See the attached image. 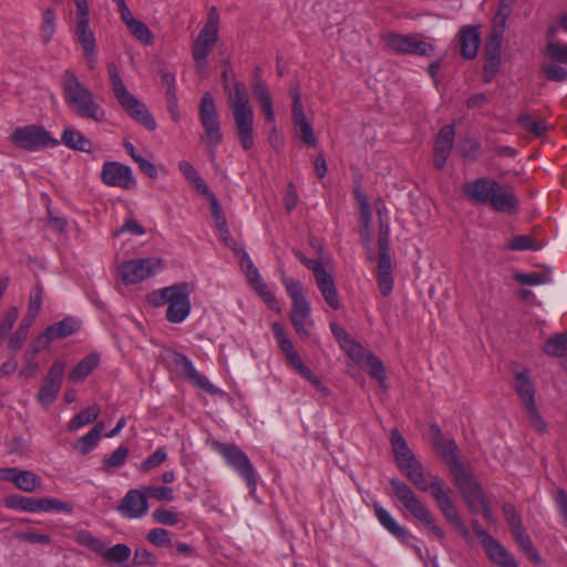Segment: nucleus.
<instances>
[{
  "instance_id": "nucleus-3",
  "label": "nucleus",
  "mask_w": 567,
  "mask_h": 567,
  "mask_svg": "<svg viewBox=\"0 0 567 567\" xmlns=\"http://www.w3.org/2000/svg\"><path fill=\"white\" fill-rule=\"evenodd\" d=\"M61 81L64 101L74 114L95 122L104 121V110L95 101L93 92L79 80L74 72L65 70Z\"/></svg>"
},
{
  "instance_id": "nucleus-56",
  "label": "nucleus",
  "mask_w": 567,
  "mask_h": 567,
  "mask_svg": "<svg viewBox=\"0 0 567 567\" xmlns=\"http://www.w3.org/2000/svg\"><path fill=\"white\" fill-rule=\"evenodd\" d=\"M144 491L147 497H152L158 502H172L175 498L172 487L144 485Z\"/></svg>"
},
{
  "instance_id": "nucleus-51",
  "label": "nucleus",
  "mask_w": 567,
  "mask_h": 567,
  "mask_svg": "<svg viewBox=\"0 0 567 567\" xmlns=\"http://www.w3.org/2000/svg\"><path fill=\"white\" fill-rule=\"evenodd\" d=\"M342 349L347 352V354L355 361L358 364L362 365L371 354L370 351L365 350L358 341L353 338L349 340V343L344 344Z\"/></svg>"
},
{
  "instance_id": "nucleus-49",
  "label": "nucleus",
  "mask_w": 567,
  "mask_h": 567,
  "mask_svg": "<svg viewBox=\"0 0 567 567\" xmlns=\"http://www.w3.org/2000/svg\"><path fill=\"white\" fill-rule=\"evenodd\" d=\"M50 342H52L51 338L44 330L41 334H39L35 339L32 340V342L29 344L25 353L24 359L25 361H34L37 355L49 347Z\"/></svg>"
},
{
  "instance_id": "nucleus-63",
  "label": "nucleus",
  "mask_w": 567,
  "mask_h": 567,
  "mask_svg": "<svg viewBox=\"0 0 567 567\" xmlns=\"http://www.w3.org/2000/svg\"><path fill=\"white\" fill-rule=\"evenodd\" d=\"M146 538L157 547H167L172 545L171 533L164 528H153L148 530Z\"/></svg>"
},
{
  "instance_id": "nucleus-36",
  "label": "nucleus",
  "mask_w": 567,
  "mask_h": 567,
  "mask_svg": "<svg viewBox=\"0 0 567 567\" xmlns=\"http://www.w3.org/2000/svg\"><path fill=\"white\" fill-rule=\"evenodd\" d=\"M37 513H65L72 514L73 506L59 498L41 497L37 498Z\"/></svg>"
},
{
  "instance_id": "nucleus-22",
  "label": "nucleus",
  "mask_w": 567,
  "mask_h": 567,
  "mask_svg": "<svg viewBox=\"0 0 567 567\" xmlns=\"http://www.w3.org/2000/svg\"><path fill=\"white\" fill-rule=\"evenodd\" d=\"M455 131L452 125L443 126L434 144L433 163L437 169H442L451 154Z\"/></svg>"
},
{
  "instance_id": "nucleus-60",
  "label": "nucleus",
  "mask_w": 567,
  "mask_h": 567,
  "mask_svg": "<svg viewBox=\"0 0 567 567\" xmlns=\"http://www.w3.org/2000/svg\"><path fill=\"white\" fill-rule=\"evenodd\" d=\"M75 539L80 545L90 548L97 555H100V551L102 550V547L104 545L101 539H99L87 530L78 532Z\"/></svg>"
},
{
  "instance_id": "nucleus-24",
  "label": "nucleus",
  "mask_w": 567,
  "mask_h": 567,
  "mask_svg": "<svg viewBox=\"0 0 567 567\" xmlns=\"http://www.w3.org/2000/svg\"><path fill=\"white\" fill-rule=\"evenodd\" d=\"M311 308L307 300L292 303L290 321L300 338L307 339L310 336L309 328L312 324L310 319Z\"/></svg>"
},
{
  "instance_id": "nucleus-27",
  "label": "nucleus",
  "mask_w": 567,
  "mask_h": 567,
  "mask_svg": "<svg viewBox=\"0 0 567 567\" xmlns=\"http://www.w3.org/2000/svg\"><path fill=\"white\" fill-rule=\"evenodd\" d=\"M458 35L462 56L467 60L476 58L481 43L477 29L473 25L463 27L460 30Z\"/></svg>"
},
{
  "instance_id": "nucleus-48",
  "label": "nucleus",
  "mask_w": 567,
  "mask_h": 567,
  "mask_svg": "<svg viewBox=\"0 0 567 567\" xmlns=\"http://www.w3.org/2000/svg\"><path fill=\"white\" fill-rule=\"evenodd\" d=\"M544 247V243L534 239L527 235L515 236L508 244L511 250H533L537 251Z\"/></svg>"
},
{
  "instance_id": "nucleus-4",
  "label": "nucleus",
  "mask_w": 567,
  "mask_h": 567,
  "mask_svg": "<svg viewBox=\"0 0 567 567\" xmlns=\"http://www.w3.org/2000/svg\"><path fill=\"white\" fill-rule=\"evenodd\" d=\"M391 446L400 471L410 480V482L420 491H429V482L423 467L415 458L413 452L408 446L405 439L398 429L391 431Z\"/></svg>"
},
{
  "instance_id": "nucleus-50",
  "label": "nucleus",
  "mask_w": 567,
  "mask_h": 567,
  "mask_svg": "<svg viewBox=\"0 0 567 567\" xmlns=\"http://www.w3.org/2000/svg\"><path fill=\"white\" fill-rule=\"evenodd\" d=\"M519 125L535 136H542L547 132V124L544 121H536L532 115L525 114L518 117Z\"/></svg>"
},
{
  "instance_id": "nucleus-14",
  "label": "nucleus",
  "mask_w": 567,
  "mask_h": 567,
  "mask_svg": "<svg viewBox=\"0 0 567 567\" xmlns=\"http://www.w3.org/2000/svg\"><path fill=\"white\" fill-rule=\"evenodd\" d=\"M65 365V362L56 360L50 367L38 392V401L42 406L49 408L56 399L62 386Z\"/></svg>"
},
{
  "instance_id": "nucleus-5",
  "label": "nucleus",
  "mask_w": 567,
  "mask_h": 567,
  "mask_svg": "<svg viewBox=\"0 0 567 567\" xmlns=\"http://www.w3.org/2000/svg\"><path fill=\"white\" fill-rule=\"evenodd\" d=\"M107 71L114 96L121 106L133 120L142 124L148 131H154L156 128L155 120L150 114L146 106L127 91L115 64L110 63Z\"/></svg>"
},
{
  "instance_id": "nucleus-30",
  "label": "nucleus",
  "mask_w": 567,
  "mask_h": 567,
  "mask_svg": "<svg viewBox=\"0 0 567 567\" xmlns=\"http://www.w3.org/2000/svg\"><path fill=\"white\" fill-rule=\"evenodd\" d=\"M252 92L256 100L260 104L261 111L265 114L267 122L272 123L275 121V112L272 100L266 83L260 79L256 80L252 84Z\"/></svg>"
},
{
  "instance_id": "nucleus-39",
  "label": "nucleus",
  "mask_w": 567,
  "mask_h": 567,
  "mask_svg": "<svg viewBox=\"0 0 567 567\" xmlns=\"http://www.w3.org/2000/svg\"><path fill=\"white\" fill-rule=\"evenodd\" d=\"M178 169L184 177L194 185V187L202 194H208V186L199 176L194 166L187 161H181L178 163Z\"/></svg>"
},
{
  "instance_id": "nucleus-2",
  "label": "nucleus",
  "mask_w": 567,
  "mask_h": 567,
  "mask_svg": "<svg viewBox=\"0 0 567 567\" xmlns=\"http://www.w3.org/2000/svg\"><path fill=\"white\" fill-rule=\"evenodd\" d=\"M224 90L227 94V102L233 112L237 136L241 147L249 151L254 147V111L250 105L249 95L244 83L235 82L233 89L227 83L228 72L224 71Z\"/></svg>"
},
{
  "instance_id": "nucleus-46",
  "label": "nucleus",
  "mask_w": 567,
  "mask_h": 567,
  "mask_svg": "<svg viewBox=\"0 0 567 567\" xmlns=\"http://www.w3.org/2000/svg\"><path fill=\"white\" fill-rule=\"evenodd\" d=\"M546 58L563 64H567V44L555 40H548L544 50Z\"/></svg>"
},
{
  "instance_id": "nucleus-59",
  "label": "nucleus",
  "mask_w": 567,
  "mask_h": 567,
  "mask_svg": "<svg viewBox=\"0 0 567 567\" xmlns=\"http://www.w3.org/2000/svg\"><path fill=\"white\" fill-rule=\"evenodd\" d=\"M152 516L156 523L166 526H175L179 523V514L164 507L156 508Z\"/></svg>"
},
{
  "instance_id": "nucleus-54",
  "label": "nucleus",
  "mask_w": 567,
  "mask_h": 567,
  "mask_svg": "<svg viewBox=\"0 0 567 567\" xmlns=\"http://www.w3.org/2000/svg\"><path fill=\"white\" fill-rule=\"evenodd\" d=\"M282 284L290 296L292 303L307 300L302 293L301 282L282 274Z\"/></svg>"
},
{
  "instance_id": "nucleus-55",
  "label": "nucleus",
  "mask_w": 567,
  "mask_h": 567,
  "mask_svg": "<svg viewBox=\"0 0 567 567\" xmlns=\"http://www.w3.org/2000/svg\"><path fill=\"white\" fill-rule=\"evenodd\" d=\"M434 51V44L423 41L420 34H413V41L411 42L409 54L430 56Z\"/></svg>"
},
{
  "instance_id": "nucleus-25",
  "label": "nucleus",
  "mask_w": 567,
  "mask_h": 567,
  "mask_svg": "<svg viewBox=\"0 0 567 567\" xmlns=\"http://www.w3.org/2000/svg\"><path fill=\"white\" fill-rule=\"evenodd\" d=\"M491 44H493L494 48H487L486 50V59L483 71L485 82H491L493 80L501 65V31H496V28H494L493 34L491 37Z\"/></svg>"
},
{
  "instance_id": "nucleus-23",
  "label": "nucleus",
  "mask_w": 567,
  "mask_h": 567,
  "mask_svg": "<svg viewBox=\"0 0 567 567\" xmlns=\"http://www.w3.org/2000/svg\"><path fill=\"white\" fill-rule=\"evenodd\" d=\"M374 515L378 518L379 523L382 525L384 529H386L392 536L399 539L402 544H409L410 539H414V537L409 533V530L401 526L396 519L391 515L389 511H386L379 503L373 504Z\"/></svg>"
},
{
  "instance_id": "nucleus-53",
  "label": "nucleus",
  "mask_w": 567,
  "mask_h": 567,
  "mask_svg": "<svg viewBox=\"0 0 567 567\" xmlns=\"http://www.w3.org/2000/svg\"><path fill=\"white\" fill-rule=\"evenodd\" d=\"M174 289L175 285L154 290L146 296V301L153 307L167 305Z\"/></svg>"
},
{
  "instance_id": "nucleus-13",
  "label": "nucleus",
  "mask_w": 567,
  "mask_h": 567,
  "mask_svg": "<svg viewBox=\"0 0 567 567\" xmlns=\"http://www.w3.org/2000/svg\"><path fill=\"white\" fill-rule=\"evenodd\" d=\"M474 532L480 538L491 561L498 567H518L515 558L506 550V548L477 523L474 524Z\"/></svg>"
},
{
  "instance_id": "nucleus-26",
  "label": "nucleus",
  "mask_w": 567,
  "mask_h": 567,
  "mask_svg": "<svg viewBox=\"0 0 567 567\" xmlns=\"http://www.w3.org/2000/svg\"><path fill=\"white\" fill-rule=\"evenodd\" d=\"M272 333L277 340L279 349L284 352L286 360L295 370L302 364L303 362L300 359V355L296 351L292 341L286 334L284 327L279 322H274L271 324Z\"/></svg>"
},
{
  "instance_id": "nucleus-19",
  "label": "nucleus",
  "mask_w": 567,
  "mask_h": 567,
  "mask_svg": "<svg viewBox=\"0 0 567 567\" xmlns=\"http://www.w3.org/2000/svg\"><path fill=\"white\" fill-rule=\"evenodd\" d=\"M0 481L11 482L20 491L31 493L41 486V477L31 471L17 467L0 468Z\"/></svg>"
},
{
  "instance_id": "nucleus-32",
  "label": "nucleus",
  "mask_w": 567,
  "mask_h": 567,
  "mask_svg": "<svg viewBox=\"0 0 567 567\" xmlns=\"http://www.w3.org/2000/svg\"><path fill=\"white\" fill-rule=\"evenodd\" d=\"M489 205L496 212H511L517 206V198L511 190L504 189L499 184L494 190Z\"/></svg>"
},
{
  "instance_id": "nucleus-34",
  "label": "nucleus",
  "mask_w": 567,
  "mask_h": 567,
  "mask_svg": "<svg viewBox=\"0 0 567 567\" xmlns=\"http://www.w3.org/2000/svg\"><path fill=\"white\" fill-rule=\"evenodd\" d=\"M62 143L72 148L82 152H91L92 142L86 138L80 131L72 127L65 128L61 136Z\"/></svg>"
},
{
  "instance_id": "nucleus-6",
  "label": "nucleus",
  "mask_w": 567,
  "mask_h": 567,
  "mask_svg": "<svg viewBox=\"0 0 567 567\" xmlns=\"http://www.w3.org/2000/svg\"><path fill=\"white\" fill-rule=\"evenodd\" d=\"M390 485L394 495L410 514L421 522L437 539L445 538L444 530L435 523L432 514L426 506L417 498L415 493L403 481L399 478L390 480Z\"/></svg>"
},
{
  "instance_id": "nucleus-58",
  "label": "nucleus",
  "mask_w": 567,
  "mask_h": 567,
  "mask_svg": "<svg viewBox=\"0 0 567 567\" xmlns=\"http://www.w3.org/2000/svg\"><path fill=\"white\" fill-rule=\"evenodd\" d=\"M127 29L140 42L144 44L153 43V33L151 32L150 28L142 21L136 20Z\"/></svg>"
},
{
  "instance_id": "nucleus-8",
  "label": "nucleus",
  "mask_w": 567,
  "mask_h": 567,
  "mask_svg": "<svg viewBox=\"0 0 567 567\" xmlns=\"http://www.w3.org/2000/svg\"><path fill=\"white\" fill-rule=\"evenodd\" d=\"M220 17L216 7H210L207 19L192 44V55L198 68L206 66V59L218 40Z\"/></svg>"
},
{
  "instance_id": "nucleus-41",
  "label": "nucleus",
  "mask_w": 567,
  "mask_h": 567,
  "mask_svg": "<svg viewBox=\"0 0 567 567\" xmlns=\"http://www.w3.org/2000/svg\"><path fill=\"white\" fill-rule=\"evenodd\" d=\"M514 539L518 544L520 550L535 564H540L542 558L535 549L530 538L524 533V528L513 533Z\"/></svg>"
},
{
  "instance_id": "nucleus-16",
  "label": "nucleus",
  "mask_w": 567,
  "mask_h": 567,
  "mask_svg": "<svg viewBox=\"0 0 567 567\" xmlns=\"http://www.w3.org/2000/svg\"><path fill=\"white\" fill-rule=\"evenodd\" d=\"M429 491L435 499L443 516L453 525H462V519L460 518L457 509L450 497V493H452V491L445 488L443 480L437 475L431 476Z\"/></svg>"
},
{
  "instance_id": "nucleus-42",
  "label": "nucleus",
  "mask_w": 567,
  "mask_h": 567,
  "mask_svg": "<svg viewBox=\"0 0 567 567\" xmlns=\"http://www.w3.org/2000/svg\"><path fill=\"white\" fill-rule=\"evenodd\" d=\"M55 13L51 8H48L42 12V21L40 25L41 40L44 43H49L55 33Z\"/></svg>"
},
{
  "instance_id": "nucleus-43",
  "label": "nucleus",
  "mask_w": 567,
  "mask_h": 567,
  "mask_svg": "<svg viewBox=\"0 0 567 567\" xmlns=\"http://www.w3.org/2000/svg\"><path fill=\"white\" fill-rule=\"evenodd\" d=\"M42 296H43V288L41 285L38 284L30 291L28 312H27V317L24 318V321H29L31 323L34 322L37 316L40 312L41 306H42Z\"/></svg>"
},
{
  "instance_id": "nucleus-29",
  "label": "nucleus",
  "mask_w": 567,
  "mask_h": 567,
  "mask_svg": "<svg viewBox=\"0 0 567 567\" xmlns=\"http://www.w3.org/2000/svg\"><path fill=\"white\" fill-rule=\"evenodd\" d=\"M100 363L97 353L85 355L68 374L70 382L79 383L87 378Z\"/></svg>"
},
{
  "instance_id": "nucleus-31",
  "label": "nucleus",
  "mask_w": 567,
  "mask_h": 567,
  "mask_svg": "<svg viewBox=\"0 0 567 567\" xmlns=\"http://www.w3.org/2000/svg\"><path fill=\"white\" fill-rule=\"evenodd\" d=\"M80 330V322L74 318L66 317L63 320L50 324L45 331L52 341L68 338Z\"/></svg>"
},
{
  "instance_id": "nucleus-17",
  "label": "nucleus",
  "mask_w": 567,
  "mask_h": 567,
  "mask_svg": "<svg viewBox=\"0 0 567 567\" xmlns=\"http://www.w3.org/2000/svg\"><path fill=\"white\" fill-rule=\"evenodd\" d=\"M116 511L122 517L127 519H138L144 517L148 512V501L144 486L127 491Z\"/></svg>"
},
{
  "instance_id": "nucleus-38",
  "label": "nucleus",
  "mask_w": 567,
  "mask_h": 567,
  "mask_svg": "<svg viewBox=\"0 0 567 567\" xmlns=\"http://www.w3.org/2000/svg\"><path fill=\"white\" fill-rule=\"evenodd\" d=\"M132 554L131 548L125 544H116L110 548L103 545L100 556L109 563H125Z\"/></svg>"
},
{
  "instance_id": "nucleus-28",
  "label": "nucleus",
  "mask_w": 567,
  "mask_h": 567,
  "mask_svg": "<svg viewBox=\"0 0 567 567\" xmlns=\"http://www.w3.org/2000/svg\"><path fill=\"white\" fill-rule=\"evenodd\" d=\"M89 13L79 14L76 19V37L85 55H92L95 51V37L89 28Z\"/></svg>"
},
{
  "instance_id": "nucleus-20",
  "label": "nucleus",
  "mask_w": 567,
  "mask_h": 567,
  "mask_svg": "<svg viewBox=\"0 0 567 567\" xmlns=\"http://www.w3.org/2000/svg\"><path fill=\"white\" fill-rule=\"evenodd\" d=\"M175 364L185 373V375L198 388L210 395H223L224 392L215 386L209 380L200 374L193 362L184 354L177 353L174 358Z\"/></svg>"
},
{
  "instance_id": "nucleus-52",
  "label": "nucleus",
  "mask_w": 567,
  "mask_h": 567,
  "mask_svg": "<svg viewBox=\"0 0 567 567\" xmlns=\"http://www.w3.org/2000/svg\"><path fill=\"white\" fill-rule=\"evenodd\" d=\"M164 79L169 84V87H168V91H167V95H168V97H167L168 113L171 114L172 120L175 123H178L181 121L182 116H181V113H179V109H178V104H177V97H176V94H175L174 79L171 78L167 74L164 76Z\"/></svg>"
},
{
  "instance_id": "nucleus-21",
  "label": "nucleus",
  "mask_w": 567,
  "mask_h": 567,
  "mask_svg": "<svg viewBox=\"0 0 567 567\" xmlns=\"http://www.w3.org/2000/svg\"><path fill=\"white\" fill-rule=\"evenodd\" d=\"M497 187L498 183L496 181L487 177H481L466 183L463 189L474 204L483 205L491 202L493 193Z\"/></svg>"
},
{
  "instance_id": "nucleus-62",
  "label": "nucleus",
  "mask_w": 567,
  "mask_h": 567,
  "mask_svg": "<svg viewBox=\"0 0 567 567\" xmlns=\"http://www.w3.org/2000/svg\"><path fill=\"white\" fill-rule=\"evenodd\" d=\"M363 364H365L369 368L370 375L378 380L381 383V385H383L385 381V369L381 360L371 353L370 355H368Z\"/></svg>"
},
{
  "instance_id": "nucleus-12",
  "label": "nucleus",
  "mask_w": 567,
  "mask_h": 567,
  "mask_svg": "<svg viewBox=\"0 0 567 567\" xmlns=\"http://www.w3.org/2000/svg\"><path fill=\"white\" fill-rule=\"evenodd\" d=\"M163 268L164 265L159 258H140L121 264L118 272L125 284L134 285L155 276Z\"/></svg>"
},
{
  "instance_id": "nucleus-7",
  "label": "nucleus",
  "mask_w": 567,
  "mask_h": 567,
  "mask_svg": "<svg viewBox=\"0 0 567 567\" xmlns=\"http://www.w3.org/2000/svg\"><path fill=\"white\" fill-rule=\"evenodd\" d=\"M198 116L205 132L202 141L206 144L210 156L214 157L216 147L223 141V134L216 104L209 92H205L200 99Z\"/></svg>"
},
{
  "instance_id": "nucleus-11",
  "label": "nucleus",
  "mask_w": 567,
  "mask_h": 567,
  "mask_svg": "<svg viewBox=\"0 0 567 567\" xmlns=\"http://www.w3.org/2000/svg\"><path fill=\"white\" fill-rule=\"evenodd\" d=\"M10 141L14 146L28 152H37L59 144V141L53 138L44 127L34 124L17 127L11 133Z\"/></svg>"
},
{
  "instance_id": "nucleus-37",
  "label": "nucleus",
  "mask_w": 567,
  "mask_h": 567,
  "mask_svg": "<svg viewBox=\"0 0 567 567\" xmlns=\"http://www.w3.org/2000/svg\"><path fill=\"white\" fill-rule=\"evenodd\" d=\"M103 430L104 422L100 421L85 435L79 439L76 447L82 455H86L97 445Z\"/></svg>"
},
{
  "instance_id": "nucleus-45",
  "label": "nucleus",
  "mask_w": 567,
  "mask_h": 567,
  "mask_svg": "<svg viewBox=\"0 0 567 567\" xmlns=\"http://www.w3.org/2000/svg\"><path fill=\"white\" fill-rule=\"evenodd\" d=\"M252 288L258 292L261 299L268 305V307L272 310L279 311V305L276 300L275 295L271 292L267 284L264 281L262 277L259 276L257 279L250 281Z\"/></svg>"
},
{
  "instance_id": "nucleus-64",
  "label": "nucleus",
  "mask_w": 567,
  "mask_h": 567,
  "mask_svg": "<svg viewBox=\"0 0 567 567\" xmlns=\"http://www.w3.org/2000/svg\"><path fill=\"white\" fill-rule=\"evenodd\" d=\"M167 460V452L165 447H158L153 454L146 457L141 464V471L150 472L151 470L159 466Z\"/></svg>"
},
{
  "instance_id": "nucleus-61",
  "label": "nucleus",
  "mask_w": 567,
  "mask_h": 567,
  "mask_svg": "<svg viewBox=\"0 0 567 567\" xmlns=\"http://www.w3.org/2000/svg\"><path fill=\"white\" fill-rule=\"evenodd\" d=\"M32 326L31 322L24 321L23 323L17 329V331L11 336V338L8 341V347L13 350H20L22 344L28 338L29 329Z\"/></svg>"
},
{
  "instance_id": "nucleus-44",
  "label": "nucleus",
  "mask_w": 567,
  "mask_h": 567,
  "mask_svg": "<svg viewBox=\"0 0 567 567\" xmlns=\"http://www.w3.org/2000/svg\"><path fill=\"white\" fill-rule=\"evenodd\" d=\"M567 350V332L549 338L544 344V352L553 357H563Z\"/></svg>"
},
{
  "instance_id": "nucleus-10",
  "label": "nucleus",
  "mask_w": 567,
  "mask_h": 567,
  "mask_svg": "<svg viewBox=\"0 0 567 567\" xmlns=\"http://www.w3.org/2000/svg\"><path fill=\"white\" fill-rule=\"evenodd\" d=\"M513 386L519 396L522 404L525 406L530 425L538 432L545 433L547 431V425L536 406L535 386L528 378L526 370L515 372Z\"/></svg>"
},
{
  "instance_id": "nucleus-35",
  "label": "nucleus",
  "mask_w": 567,
  "mask_h": 567,
  "mask_svg": "<svg viewBox=\"0 0 567 567\" xmlns=\"http://www.w3.org/2000/svg\"><path fill=\"white\" fill-rule=\"evenodd\" d=\"M100 415V406L93 404L87 409L75 414L66 425L69 432L78 431L79 429L93 423Z\"/></svg>"
},
{
  "instance_id": "nucleus-9",
  "label": "nucleus",
  "mask_w": 567,
  "mask_h": 567,
  "mask_svg": "<svg viewBox=\"0 0 567 567\" xmlns=\"http://www.w3.org/2000/svg\"><path fill=\"white\" fill-rule=\"evenodd\" d=\"M215 449L227 464L245 480L249 494L255 497L257 474L247 454L235 444L216 443Z\"/></svg>"
},
{
  "instance_id": "nucleus-18",
  "label": "nucleus",
  "mask_w": 567,
  "mask_h": 567,
  "mask_svg": "<svg viewBox=\"0 0 567 567\" xmlns=\"http://www.w3.org/2000/svg\"><path fill=\"white\" fill-rule=\"evenodd\" d=\"M101 181L111 187L132 189L136 185L131 167L118 162H105L101 171Z\"/></svg>"
},
{
  "instance_id": "nucleus-1",
  "label": "nucleus",
  "mask_w": 567,
  "mask_h": 567,
  "mask_svg": "<svg viewBox=\"0 0 567 567\" xmlns=\"http://www.w3.org/2000/svg\"><path fill=\"white\" fill-rule=\"evenodd\" d=\"M431 429L434 433V446L450 467L454 484L460 489L468 507L475 513H483L484 517L489 520L492 513L483 491L460 462L456 443L453 440L446 441L437 426H432Z\"/></svg>"
},
{
  "instance_id": "nucleus-47",
  "label": "nucleus",
  "mask_w": 567,
  "mask_h": 567,
  "mask_svg": "<svg viewBox=\"0 0 567 567\" xmlns=\"http://www.w3.org/2000/svg\"><path fill=\"white\" fill-rule=\"evenodd\" d=\"M295 132L296 134L308 145L316 146L317 137L315 135L312 125L307 120V117L299 118L293 121Z\"/></svg>"
},
{
  "instance_id": "nucleus-33",
  "label": "nucleus",
  "mask_w": 567,
  "mask_h": 567,
  "mask_svg": "<svg viewBox=\"0 0 567 567\" xmlns=\"http://www.w3.org/2000/svg\"><path fill=\"white\" fill-rule=\"evenodd\" d=\"M383 42L386 49L398 54H409L413 34H399L388 32L383 35Z\"/></svg>"
},
{
  "instance_id": "nucleus-40",
  "label": "nucleus",
  "mask_w": 567,
  "mask_h": 567,
  "mask_svg": "<svg viewBox=\"0 0 567 567\" xmlns=\"http://www.w3.org/2000/svg\"><path fill=\"white\" fill-rule=\"evenodd\" d=\"M4 506L28 513H37V498L21 495H9L4 498Z\"/></svg>"
},
{
  "instance_id": "nucleus-57",
  "label": "nucleus",
  "mask_w": 567,
  "mask_h": 567,
  "mask_svg": "<svg viewBox=\"0 0 567 567\" xmlns=\"http://www.w3.org/2000/svg\"><path fill=\"white\" fill-rule=\"evenodd\" d=\"M128 456L126 446H118L112 454L104 460L103 470L121 467L125 464Z\"/></svg>"
},
{
  "instance_id": "nucleus-15",
  "label": "nucleus",
  "mask_w": 567,
  "mask_h": 567,
  "mask_svg": "<svg viewBox=\"0 0 567 567\" xmlns=\"http://www.w3.org/2000/svg\"><path fill=\"white\" fill-rule=\"evenodd\" d=\"M190 290L187 284H176L167 303L166 319L171 323L183 322L190 313Z\"/></svg>"
}]
</instances>
